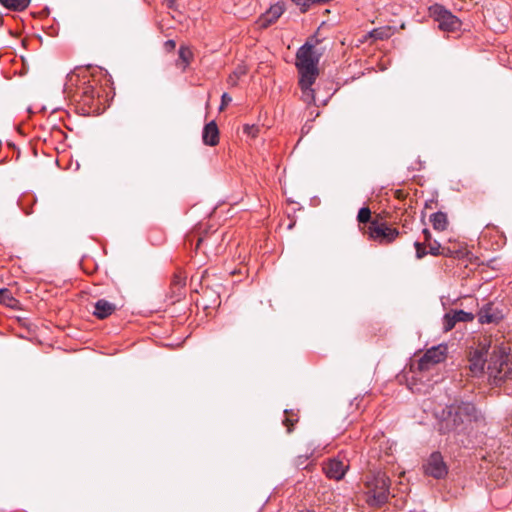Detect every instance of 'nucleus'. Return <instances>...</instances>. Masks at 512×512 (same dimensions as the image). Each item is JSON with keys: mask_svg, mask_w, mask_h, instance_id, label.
Returning a JSON list of instances; mask_svg holds the SVG:
<instances>
[{"mask_svg": "<svg viewBox=\"0 0 512 512\" xmlns=\"http://www.w3.org/2000/svg\"><path fill=\"white\" fill-rule=\"evenodd\" d=\"M231 101L232 97L228 93H223L221 97V105L219 107V110L222 111Z\"/></svg>", "mask_w": 512, "mask_h": 512, "instance_id": "cd10ccee", "label": "nucleus"}, {"mask_svg": "<svg viewBox=\"0 0 512 512\" xmlns=\"http://www.w3.org/2000/svg\"><path fill=\"white\" fill-rule=\"evenodd\" d=\"M423 235H424V239H425V242H430L431 241V233L428 229H423Z\"/></svg>", "mask_w": 512, "mask_h": 512, "instance_id": "7c9ffc66", "label": "nucleus"}, {"mask_svg": "<svg viewBox=\"0 0 512 512\" xmlns=\"http://www.w3.org/2000/svg\"><path fill=\"white\" fill-rule=\"evenodd\" d=\"M390 479L382 471L368 474L364 480L366 503L371 507L383 506L390 497Z\"/></svg>", "mask_w": 512, "mask_h": 512, "instance_id": "20e7f679", "label": "nucleus"}, {"mask_svg": "<svg viewBox=\"0 0 512 512\" xmlns=\"http://www.w3.org/2000/svg\"><path fill=\"white\" fill-rule=\"evenodd\" d=\"M318 40L315 37L307 40L296 52L295 66L299 78L310 82L311 78H317L319 74L318 64L322 53L316 49Z\"/></svg>", "mask_w": 512, "mask_h": 512, "instance_id": "7ed1b4c3", "label": "nucleus"}, {"mask_svg": "<svg viewBox=\"0 0 512 512\" xmlns=\"http://www.w3.org/2000/svg\"><path fill=\"white\" fill-rule=\"evenodd\" d=\"M430 221L432 223V226L437 231H444L447 229L448 226V218L446 213L444 212H436L431 214Z\"/></svg>", "mask_w": 512, "mask_h": 512, "instance_id": "2eb2a0df", "label": "nucleus"}, {"mask_svg": "<svg viewBox=\"0 0 512 512\" xmlns=\"http://www.w3.org/2000/svg\"><path fill=\"white\" fill-rule=\"evenodd\" d=\"M424 472L426 475L436 479H441L447 475L448 470L446 464L439 452H434L430 455L427 462L424 464Z\"/></svg>", "mask_w": 512, "mask_h": 512, "instance_id": "6e6552de", "label": "nucleus"}, {"mask_svg": "<svg viewBox=\"0 0 512 512\" xmlns=\"http://www.w3.org/2000/svg\"><path fill=\"white\" fill-rule=\"evenodd\" d=\"M456 323L457 321L453 312L445 314L443 319V326L445 331H450L453 329Z\"/></svg>", "mask_w": 512, "mask_h": 512, "instance_id": "5701e85b", "label": "nucleus"}, {"mask_svg": "<svg viewBox=\"0 0 512 512\" xmlns=\"http://www.w3.org/2000/svg\"><path fill=\"white\" fill-rule=\"evenodd\" d=\"M175 46H176V43H175V41H174V40H167V41L165 42V47H166V49H168V50H172V49H174V48H175Z\"/></svg>", "mask_w": 512, "mask_h": 512, "instance_id": "c756f323", "label": "nucleus"}, {"mask_svg": "<svg viewBox=\"0 0 512 512\" xmlns=\"http://www.w3.org/2000/svg\"><path fill=\"white\" fill-rule=\"evenodd\" d=\"M429 12L442 31L453 32L461 26L460 20L440 4L432 5Z\"/></svg>", "mask_w": 512, "mask_h": 512, "instance_id": "423d86ee", "label": "nucleus"}, {"mask_svg": "<svg viewBox=\"0 0 512 512\" xmlns=\"http://www.w3.org/2000/svg\"><path fill=\"white\" fill-rule=\"evenodd\" d=\"M485 362H487V359L484 360L482 353L476 351L470 358L469 368L471 372L475 375L482 373L484 371Z\"/></svg>", "mask_w": 512, "mask_h": 512, "instance_id": "dca6fc26", "label": "nucleus"}, {"mask_svg": "<svg viewBox=\"0 0 512 512\" xmlns=\"http://www.w3.org/2000/svg\"><path fill=\"white\" fill-rule=\"evenodd\" d=\"M83 93H84L85 95H87V96H88V94H90V97H91V98H93V97H94V96H93L94 91H93V89H92L91 87H87V88H85V90L83 91Z\"/></svg>", "mask_w": 512, "mask_h": 512, "instance_id": "2f4dec72", "label": "nucleus"}, {"mask_svg": "<svg viewBox=\"0 0 512 512\" xmlns=\"http://www.w3.org/2000/svg\"><path fill=\"white\" fill-rule=\"evenodd\" d=\"M487 375L490 384L498 386L512 378V354L505 345L492 348L487 359Z\"/></svg>", "mask_w": 512, "mask_h": 512, "instance_id": "f03ea898", "label": "nucleus"}, {"mask_svg": "<svg viewBox=\"0 0 512 512\" xmlns=\"http://www.w3.org/2000/svg\"><path fill=\"white\" fill-rule=\"evenodd\" d=\"M169 2H174L175 0H168Z\"/></svg>", "mask_w": 512, "mask_h": 512, "instance_id": "72a5a7b5", "label": "nucleus"}, {"mask_svg": "<svg viewBox=\"0 0 512 512\" xmlns=\"http://www.w3.org/2000/svg\"><path fill=\"white\" fill-rule=\"evenodd\" d=\"M201 243H202V238H199L198 242L196 244V249H198L200 247Z\"/></svg>", "mask_w": 512, "mask_h": 512, "instance_id": "473e14b6", "label": "nucleus"}, {"mask_svg": "<svg viewBox=\"0 0 512 512\" xmlns=\"http://www.w3.org/2000/svg\"><path fill=\"white\" fill-rule=\"evenodd\" d=\"M447 354V346L440 344L428 349L420 358L418 368L422 371L429 370L432 365L442 362Z\"/></svg>", "mask_w": 512, "mask_h": 512, "instance_id": "0eeeda50", "label": "nucleus"}, {"mask_svg": "<svg viewBox=\"0 0 512 512\" xmlns=\"http://www.w3.org/2000/svg\"><path fill=\"white\" fill-rule=\"evenodd\" d=\"M284 12L285 3L276 2L275 4L271 5L270 8L264 14L260 16V18L257 21V24L260 28L265 29L274 22H276Z\"/></svg>", "mask_w": 512, "mask_h": 512, "instance_id": "9d476101", "label": "nucleus"}, {"mask_svg": "<svg viewBox=\"0 0 512 512\" xmlns=\"http://www.w3.org/2000/svg\"><path fill=\"white\" fill-rule=\"evenodd\" d=\"M297 6L300 7L302 12H306L312 4H316V0H292Z\"/></svg>", "mask_w": 512, "mask_h": 512, "instance_id": "a878e982", "label": "nucleus"}, {"mask_svg": "<svg viewBox=\"0 0 512 512\" xmlns=\"http://www.w3.org/2000/svg\"><path fill=\"white\" fill-rule=\"evenodd\" d=\"M414 246H415V249H416V257L418 259L423 258L427 254V252L425 250V247H424V245L422 243L415 242Z\"/></svg>", "mask_w": 512, "mask_h": 512, "instance_id": "bb28decb", "label": "nucleus"}, {"mask_svg": "<svg viewBox=\"0 0 512 512\" xmlns=\"http://www.w3.org/2000/svg\"><path fill=\"white\" fill-rule=\"evenodd\" d=\"M370 218H371V211L368 207H362L359 212H358V215H357V219L360 223H367V222H371L370 221Z\"/></svg>", "mask_w": 512, "mask_h": 512, "instance_id": "393cba45", "label": "nucleus"}, {"mask_svg": "<svg viewBox=\"0 0 512 512\" xmlns=\"http://www.w3.org/2000/svg\"><path fill=\"white\" fill-rule=\"evenodd\" d=\"M453 314L457 322H470L474 319L473 313L466 312L464 310H455L453 311Z\"/></svg>", "mask_w": 512, "mask_h": 512, "instance_id": "4be33fe9", "label": "nucleus"}, {"mask_svg": "<svg viewBox=\"0 0 512 512\" xmlns=\"http://www.w3.org/2000/svg\"><path fill=\"white\" fill-rule=\"evenodd\" d=\"M284 413L285 419L283 420V424L287 426V431L291 432L292 426L294 425L295 422H297L298 419L294 413L289 412L288 410H285Z\"/></svg>", "mask_w": 512, "mask_h": 512, "instance_id": "b1692460", "label": "nucleus"}, {"mask_svg": "<svg viewBox=\"0 0 512 512\" xmlns=\"http://www.w3.org/2000/svg\"><path fill=\"white\" fill-rule=\"evenodd\" d=\"M202 139L204 144L208 146H215L219 142V130L215 121L207 123L202 132Z\"/></svg>", "mask_w": 512, "mask_h": 512, "instance_id": "f8f14e48", "label": "nucleus"}, {"mask_svg": "<svg viewBox=\"0 0 512 512\" xmlns=\"http://www.w3.org/2000/svg\"><path fill=\"white\" fill-rule=\"evenodd\" d=\"M349 464L339 458H332L324 464L323 470L330 479L339 481L344 478Z\"/></svg>", "mask_w": 512, "mask_h": 512, "instance_id": "1a4fd4ad", "label": "nucleus"}, {"mask_svg": "<svg viewBox=\"0 0 512 512\" xmlns=\"http://www.w3.org/2000/svg\"><path fill=\"white\" fill-rule=\"evenodd\" d=\"M116 310V305L112 302H109L105 299H99L94 305L93 314L98 319H105L108 316L112 315Z\"/></svg>", "mask_w": 512, "mask_h": 512, "instance_id": "ddd939ff", "label": "nucleus"}, {"mask_svg": "<svg viewBox=\"0 0 512 512\" xmlns=\"http://www.w3.org/2000/svg\"><path fill=\"white\" fill-rule=\"evenodd\" d=\"M370 37L376 40H383L390 36V28H376L369 33Z\"/></svg>", "mask_w": 512, "mask_h": 512, "instance_id": "412c9836", "label": "nucleus"}, {"mask_svg": "<svg viewBox=\"0 0 512 512\" xmlns=\"http://www.w3.org/2000/svg\"><path fill=\"white\" fill-rule=\"evenodd\" d=\"M307 459H308V455H304V456H302V455H301V456H299V457L297 458V462H296L297 466H302V465H304V463H305V461H306Z\"/></svg>", "mask_w": 512, "mask_h": 512, "instance_id": "c85d7f7f", "label": "nucleus"}, {"mask_svg": "<svg viewBox=\"0 0 512 512\" xmlns=\"http://www.w3.org/2000/svg\"><path fill=\"white\" fill-rule=\"evenodd\" d=\"M31 0H0V3L7 9L14 11H23L25 10Z\"/></svg>", "mask_w": 512, "mask_h": 512, "instance_id": "f3484780", "label": "nucleus"}, {"mask_svg": "<svg viewBox=\"0 0 512 512\" xmlns=\"http://www.w3.org/2000/svg\"><path fill=\"white\" fill-rule=\"evenodd\" d=\"M434 415L439 421V430L442 433L462 432L467 423L477 421L481 416L475 405L470 402H454L435 409Z\"/></svg>", "mask_w": 512, "mask_h": 512, "instance_id": "f257e3e1", "label": "nucleus"}, {"mask_svg": "<svg viewBox=\"0 0 512 512\" xmlns=\"http://www.w3.org/2000/svg\"><path fill=\"white\" fill-rule=\"evenodd\" d=\"M193 57V53L189 47L181 46L179 49V60L183 63V69H185Z\"/></svg>", "mask_w": 512, "mask_h": 512, "instance_id": "a211bd4d", "label": "nucleus"}, {"mask_svg": "<svg viewBox=\"0 0 512 512\" xmlns=\"http://www.w3.org/2000/svg\"><path fill=\"white\" fill-rule=\"evenodd\" d=\"M428 247H429V253L433 256H438V255H444V256H447L448 253H449V250L447 249V252H445V249H443L442 251L440 250L441 249V245L438 241L434 240V241H430L428 242Z\"/></svg>", "mask_w": 512, "mask_h": 512, "instance_id": "aec40b11", "label": "nucleus"}, {"mask_svg": "<svg viewBox=\"0 0 512 512\" xmlns=\"http://www.w3.org/2000/svg\"><path fill=\"white\" fill-rule=\"evenodd\" d=\"M477 316L481 324H496L503 318L502 311L494 306L493 303L483 305L478 311Z\"/></svg>", "mask_w": 512, "mask_h": 512, "instance_id": "9b49d317", "label": "nucleus"}, {"mask_svg": "<svg viewBox=\"0 0 512 512\" xmlns=\"http://www.w3.org/2000/svg\"><path fill=\"white\" fill-rule=\"evenodd\" d=\"M315 81L316 78H311L310 82L308 83L304 81V78H299V85L302 91L301 98L307 104H311L315 101V93L314 90L312 89V85L314 84Z\"/></svg>", "mask_w": 512, "mask_h": 512, "instance_id": "4468645a", "label": "nucleus"}, {"mask_svg": "<svg viewBox=\"0 0 512 512\" xmlns=\"http://www.w3.org/2000/svg\"><path fill=\"white\" fill-rule=\"evenodd\" d=\"M369 238L379 244H390L397 239L399 231L397 228L388 225L384 221L372 220L368 226Z\"/></svg>", "mask_w": 512, "mask_h": 512, "instance_id": "39448f33", "label": "nucleus"}, {"mask_svg": "<svg viewBox=\"0 0 512 512\" xmlns=\"http://www.w3.org/2000/svg\"><path fill=\"white\" fill-rule=\"evenodd\" d=\"M0 301L1 303L7 305L8 307H14L17 303V300L12 296L11 292L6 289H0Z\"/></svg>", "mask_w": 512, "mask_h": 512, "instance_id": "6ab92c4d", "label": "nucleus"}]
</instances>
